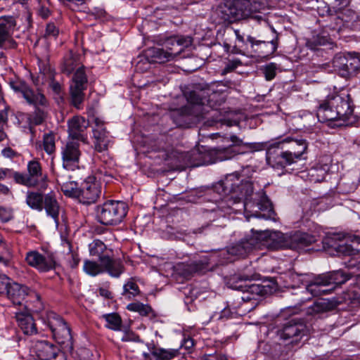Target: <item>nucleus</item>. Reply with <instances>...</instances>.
I'll return each instance as SVG.
<instances>
[{
  "label": "nucleus",
  "instance_id": "1",
  "mask_svg": "<svg viewBox=\"0 0 360 360\" xmlns=\"http://www.w3.org/2000/svg\"><path fill=\"white\" fill-rule=\"evenodd\" d=\"M216 189L218 192L221 190V195L224 196L219 205L223 212H236L237 209L233 206L240 203L243 199V207L248 220L250 217H256L276 221V214L266 193L262 190L255 193L253 198H250L253 195L252 184L249 181L242 182L238 173L227 175L224 180L218 184Z\"/></svg>",
  "mask_w": 360,
  "mask_h": 360
},
{
  "label": "nucleus",
  "instance_id": "2",
  "mask_svg": "<svg viewBox=\"0 0 360 360\" xmlns=\"http://www.w3.org/2000/svg\"><path fill=\"white\" fill-rule=\"evenodd\" d=\"M250 238L242 240L239 243L231 247L229 252L239 257L246 256L252 249L262 245H266L273 249L289 248L292 250L302 249L316 241V237L302 232H295L290 235H285L281 231H254Z\"/></svg>",
  "mask_w": 360,
  "mask_h": 360
},
{
  "label": "nucleus",
  "instance_id": "3",
  "mask_svg": "<svg viewBox=\"0 0 360 360\" xmlns=\"http://www.w3.org/2000/svg\"><path fill=\"white\" fill-rule=\"evenodd\" d=\"M268 7L266 0H233L221 8L220 16L224 22L229 24L249 18L261 22L265 20L263 14Z\"/></svg>",
  "mask_w": 360,
  "mask_h": 360
},
{
  "label": "nucleus",
  "instance_id": "4",
  "mask_svg": "<svg viewBox=\"0 0 360 360\" xmlns=\"http://www.w3.org/2000/svg\"><path fill=\"white\" fill-rule=\"evenodd\" d=\"M307 143L304 139H284L271 145L266 150V161L274 168H285L300 160L307 149Z\"/></svg>",
  "mask_w": 360,
  "mask_h": 360
},
{
  "label": "nucleus",
  "instance_id": "5",
  "mask_svg": "<svg viewBox=\"0 0 360 360\" xmlns=\"http://www.w3.org/2000/svg\"><path fill=\"white\" fill-rule=\"evenodd\" d=\"M353 113L352 99L348 94L329 96L326 101L321 103L316 112L319 122L333 120L346 121Z\"/></svg>",
  "mask_w": 360,
  "mask_h": 360
},
{
  "label": "nucleus",
  "instance_id": "6",
  "mask_svg": "<svg viewBox=\"0 0 360 360\" xmlns=\"http://www.w3.org/2000/svg\"><path fill=\"white\" fill-rule=\"evenodd\" d=\"M257 277V274L252 273L235 274L229 278L227 284L230 288L242 291L241 300L244 302H251L252 306L255 307L262 297L270 295L274 291V288L270 285L246 283Z\"/></svg>",
  "mask_w": 360,
  "mask_h": 360
},
{
  "label": "nucleus",
  "instance_id": "7",
  "mask_svg": "<svg viewBox=\"0 0 360 360\" xmlns=\"http://www.w3.org/2000/svg\"><path fill=\"white\" fill-rule=\"evenodd\" d=\"M349 278L342 271H330L326 274H319L311 280L306 283V291L302 293L309 292L311 296H320L328 294L331 290L323 289L324 287L331 285H340L345 283Z\"/></svg>",
  "mask_w": 360,
  "mask_h": 360
},
{
  "label": "nucleus",
  "instance_id": "8",
  "mask_svg": "<svg viewBox=\"0 0 360 360\" xmlns=\"http://www.w3.org/2000/svg\"><path fill=\"white\" fill-rule=\"evenodd\" d=\"M204 92L191 91L185 94L186 100L193 106H184L181 108L174 110L171 112L170 117L173 120L174 122L181 127L185 122L186 117L188 115L194 113L195 108L200 111L196 114V116H202L207 112L205 109V102L207 101V98L202 95Z\"/></svg>",
  "mask_w": 360,
  "mask_h": 360
},
{
  "label": "nucleus",
  "instance_id": "9",
  "mask_svg": "<svg viewBox=\"0 0 360 360\" xmlns=\"http://www.w3.org/2000/svg\"><path fill=\"white\" fill-rule=\"evenodd\" d=\"M44 50H37L39 72L36 81H34L37 86L47 84L49 88L56 94H60L62 91L60 83L55 79L56 72L48 64L49 60V45L44 41Z\"/></svg>",
  "mask_w": 360,
  "mask_h": 360
},
{
  "label": "nucleus",
  "instance_id": "10",
  "mask_svg": "<svg viewBox=\"0 0 360 360\" xmlns=\"http://www.w3.org/2000/svg\"><path fill=\"white\" fill-rule=\"evenodd\" d=\"M128 207L122 201L110 200L97 206L96 218L98 221L107 226L120 224L127 215Z\"/></svg>",
  "mask_w": 360,
  "mask_h": 360
},
{
  "label": "nucleus",
  "instance_id": "11",
  "mask_svg": "<svg viewBox=\"0 0 360 360\" xmlns=\"http://www.w3.org/2000/svg\"><path fill=\"white\" fill-rule=\"evenodd\" d=\"M27 174L15 173L14 180L17 184L27 187L39 188L45 190L47 188V175L44 174L40 163L37 160H31L27 167Z\"/></svg>",
  "mask_w": 360,
  "mask_h": 360
},
{
  "label": "nucleus",
  "instance_id": "12",
  "mask_svg": "<svg viewBox=\"0 0 360 360\" xmlns=\"http://www.w3.org/2000/svg\"><path fill=\"white\" fill-rule=\"evenodd\" d=\"M309 328L307 325L297 319H291L278 330L277 335L288 345L292 346L300 343L304 337H307Z\"/></svg>",
  "mask_w": 360,
  "mask_h": 360
},
{
  "label": "nucleus",
  "instance_id": "13",
  "mask_svg": "<svg viewBox=\"0 0 360 360\" xmlns=\"http://www.w3.org/2000/svg\"><path fill=\"white\" fill-rule=\"evenodd\" d=\"M88 85V78L84 65L79 67L73 73L70 84V97L71 104L78 110L83 108L84 91Z\"/></svg>",
  "mask_w": 360,
  "mask_h": 360
},
{
  "label": "nucleus",
  "instance_id": "14",
  "mask_svg": "<svg viewBox=\"0 0 360 360\" xmlns=\"http://www.w3.org/2000/svg\"><path fill=\"white\" fill-rule=\"evenodd\" d=\"M100 264L96 262L85 260L83 269L89 275L94 276L106 271L113 277H119L123 271L120 262L111 259L110 257H100Z\"/></svg>",
  "mask_w": 360,
  "mask_h": 360
},
{
  "label": "nucleus",
  "instance_id": "15",
  "mask_svg": "<svg viewBox=\"0 0 360 360\" xmlns=\"http://www.w3.org/2000/svg\"><path fill=\"white\" fill-rule=\"evenodd\" d=\"M333 65L342 77L354 76L360 70V53L337 54L333 60Z\"/></svg>",
  "mask_w": 360,
  "mask_h": 360
},
{
  "label": "nucleus",
  "instance_id": "16",
  "mask_svg": "<svg viewBox=\"0 0 360 360\" xmlns=\"http://www.w3.org/2000/svg\"><path fill=\"white\" fill-rule=\"evenodd\" d=\"M48 326L59 344L67 346L72 345L70 328L62 317L55 313H50L48 316Z\"/></svg>",
  "mask_w": 360,
  "mask_h": 360
},
{
  "label": "nucleus",
  "instance_id": "17",
  "mask_svg": "<svg viewBox=\"0 0 360 360\" xmlns=\"http://www.w3.org/2000/svg\"><path fill=\"white\" fill-rule=\"evenodd\" d=\"M274 37L268 41L257 40L252 36L247 37V41L250 44L255 54L259 58H267L274 53L278 49V35L274 27H271Z\"/></svg>",
  "mask_w": 360,
  "mask_h": 360
},
{
  "label": "nucleus",
  "instance_id": "18",
  "mask_svg": "<svg viewBox=\"0 0 360 360\" xmlns=\"http://www.w3.org/2000/svg\"><path fill=\"white\" fill-rule=\"evenodd\" d=\"M25 261L29 266L41 272H46L53 269L56 264L52 254L44 255L36 250L27 252Z\"/></svg>",
  "mask_w": 360,
  "mask_h": 360
},
{
  "label": "nucleus",
  "instance_id": "19",
  "mask_svg": "<svg viewBox=\"0 0 360 360\" xmlns=\"http://www.w3.org/2000/svg\"><path fill=\"white\" fill-rule=\"evenodd\" d=\"M80 155L79 144L74 141H68L66 144L61 148L63 169L66 170H75L76 168H78Z\"/></svg>",
  "mask_w": 360,
  "mask_h": 360
},
{
  "label": "nucleus",
  "instance_id": "20",
  "mask_svg": "<svg viewBox=\"0 0 360 360\" xmlns=\"http://www.w3.org/2000/svg\"><path fill=\"white\" fill-rule=\"evenodd\" d=\"M16 25L15 20L13 16L0 17V48L14 49L16 42L11 36Z\"/></svg>",
  "mask_w": 360,
  "mask_h": 360
},
{
  "label": "nucleus",
  "instance_id": "21",
  "mask_svg": "<svg viewBox=\"0 0 360 360\" xmlns=\"http://www.w3.org/2000/svg\"><path fill=\"white\" fill-rule=\"evenodd\" d=\"M30 352L39 360H56L59 355H62L57 346L46 340H37L33 342Z\"/></svg>",
  "mask_w": 360,
  "mask_h": 360
},
{
  "label": "nucleus",
  "instance_id": "22",
  "mask_svg": "<svg viewBox=\"0 0 360 360\" xmlns=\"http://www.w3.org/2000/svg\"><path fill=\"white\" fill-rule=\"evenodd\" d=\"M192 43L193 39L190 36H174L167 39L162 43V46L172 60L179 56L184 49L190 46Z\"/></svg>",
  "mask_w": 360,
  "mask_h": 360
},
{
  "label": "nucleus",
  "instance_id": "23",
  "mask_svg": "<svg viewBox=\"0 0 360 360\" xmlns=\"http://www.w3.org/2000/svg\"><path fill=\"white\" fill-rule=\"evenodd\" d=\"M101 193L100 184L94 177H89L81 185L79 202L83 204L94 203Z\"/></svg>",
  "mask_w": 360,
  "mask_h": 360
},
{
  "label": "nucleus",
  "instance_id": "24",
  "mask_svg": "<svg viewBox=\"0 0 360 360\" xmlns=\"http://www.w3.org/2000/svg\"><path fill=\"white\" fill-rule=\"evenodd\" d=\"M95 124L96 127L93 129L94 148L97 152L101 153L108 150L111 140L102 120L96 118Z\"/></svg>",
  "mask_w": 360,
  "mask_h": 360
},
{
  "label": "nucleus",
  "instance_id": "25",
  "mask_svg": "<svg viewBox=\"0 0 360 360\" xmlns=\"http://www.w3.org/2000/svg\"><path fill=\"white\" fill-rule=\"evenodd\" d=\"M89 126L88 122L81 116H75L68 122V134L73 140L86 141L87 137L84 134Z\"/></svg>",
  "mask_w": 360,
  "mask_h": 360
},
{
  "label": "nucleus",
  "instance_id": "26",
  "mask_svg": "<svg viewBox=\"0 0 360 360\" xmlns=\"http://www.w3.org/2000/svg\"><path fill=\"white\" fill-rule=\"evenodd\" d=\"M229 140L232 143L227 147H217L213 149L216 160L224 161L231 159L237 154L240 153L239 150H236V147L246 145L243 143V140L239 139L236 135H232L229 137Z\"/></svg>",
  "mask_w": 360,
  "mask_h": 360
},
{
  "label": "nucleus",
  "instance_id": "27",
  "mask_svg": "<svg viewBox=\"0 0 360 360\" xmlns=\"http://www.w3.org/2000/svg\"><path fill=\"white\" fill-rule=\"evenodd\" d=\"M29 293V288L22 284L11 282L5 294L15 305H21Z\"/></svg>",
  "mask_w": 360,
  "mask_h": 360
},
{
  "label": "nucleus",
  "instance_id": "28",
  "mask_svg": "<svg viewBox=\"0 0 360 360\" xmlns=\"http://www.w3.org/2000/svg\"><path fill=\"white\" fill-rule=\"evenodd\" d=\"M206 268V264L201 261L182 262L176 266V272L184 278H189L195 273H199Z\"/></svg>",
  "mask_w": 360,
  "mask_h": 360
},
{
  "label": "nucleus",
  "instance_id": "29",
  "mask_svg": "<svg viewBox=\"0 0 360 360\" xmlns=\"http://www.w3.org/2000/svg\"><path fill=\"white\" fill-rule=\"evenodd\" d=\"M15 318L18 326L25 335H34L37 333L33 317L28 313L16 312Z\"/></svg>",
  "mask_w": 360,
  "mask_h": 360
},
{
  "label": "nucleus",
  "instance_id": "30",
  "mask_svg": "<svg viewBox=\"0 0 360 360\" xmlns=\"http://www.w3.org/2000/svg\"><path fill=\"white\" fill-rule=\"evenodd\" d=\"M56 181L60 186L61 191L68 197L75 198L79 200L81 193V187L77 188V184L75 181H67L63 175L57 174Z\"/></svg>",
  "mask_w": 360,
  "mask_h": 360
},
{
  "label": "nucleus",
  "instance_id": "31",
  "mask_svg": "<svg viewBox=\"0 0 360 360\" xmlns=\"http://www.w3.org/2000/svg\"><path fill=\"white\" fill-rule=\"evenodd\" d=\"M44 209L46 214L51 217L56 224H58L59 205L53 192L44 195L43 202Z\"/></svg>",
  "mask_w": 360,
  "mask_h": 360
},
{
  "label": "nucleus",
  "instance_id": "32",
  "mask_svg": "<svg viewBox=\"0 0 360 360\" xmlns=\"http://www.w3.org/2000/svg\"><path fill=\"white\" fill-rule=\"evenodd\" d=\"M22 97L29 104L33 105L34 107H44L49 105V102L46 96L39 89L34 91L27 86V89L24 91V95Z\"/></svg>",
  "mask_w": 360,
  "mask_h": 360
},
{
  "label": "nucleus",
  "instance_id": "33",
  "mask_svg": "<svg viewBox=\"0 0 360 360\" xmlns=\"http://www.w3.org/2000/svg\"><path fill=\"white\" fill-rule=\"evenodd\" d=\"M145 56L150 63H163L172 60L163 46L162 48L151 47L148 49L145 52Z\"/></svg>",
  "mask_w": 360,
  "mask_h": 360
},
{
  "label": "nucleus",
  "instance_id": "34",
  "mask_svg": "<svg viewBox=\"0 0 360 360\" xmlns=\"http://www.w3.org/2000/svg\"><path fill=\"white\" fill-rule=\"evenodd\" d=\"M47 108L48 106L35 107L33 112L27 114V118L30 131H32L33 127L41 124L46 120L48 115Z\"/></svg>",
  "mask_w": 360,
  "mask_h": 360
},
{
  "label": "nucleus",
  "instance_id": "35",
  "mask_svg": "<svg viewBox=\"0 0 360 360\" xmlns=\"http://www.w3.org/2000/svg\"><path fill=\"white\" fill-rule=\"evenodd\" d=\"M200 155V153L197 150L182 153L179 155V158L180 160L179 166L182 169L198 167L202 165V163L196 162Z\"/></svg>",
  "mask_w": 360,
  "mask_h": 360
},
{
  "label": "nucleus",
  "instance_id": "36",
  "mask_svg": "<svg viewBox=\"0 0 360 360\" xmlns=\"http://www.w3.org/2000/svg\"><path fill=\"white\" fill-rule=\"evenodd\" d=\"M44 195L41 192L28 191L26 195V204L32 210L41 212L44 209Z\"/></svg>",
  "mask_w": 360,
  "mask_h": 360
},
{
  "label": "nucleus",
  "instance_id": "37",
  "mask_svg": "<svg viewBox=\"0 0 360 360\" xmlns=\"http://www.w3.org/2000/svg\"><path fill=\"white\" fill-rule=\"evenodd\" d=\"M79 60L77 55L72 51H70L65 57L62 65L61 70L63 72L70 75L79 66Z\"/></svg>",
  "mask_w": 360,
  "mask_h": 360
},
{
  "label": "nucleus",
  "instance_id": "38",
  "mask_svg": "<svg viewBox=\"0 0 360 360\" xmlns=\"http://www.w3.org/2000/svg\"><path fill=\"white\" fill-rule=\"evenodd\" d=\"M147 347L155 360H171L176 354L175 350L158 348L153 344H147Z\"/></svg>",
  "mask_w": 360,
  "mask_h": 360
},
{
  "label": "nucleus",
  "instance_id": "39",
  "mask_svg": "<svg viewBox=\"0 0 360 360\" xmlns=\"http://www.w3.org/2000/svg\"><path fill=\"white\" fill-rule=\"evenodd\" d=\"M338 252L346 255H355L360 252V237H354L350 244L341 243L336 248Z\"/></svg>",
  "mask_w": 360,
  "mask_h": 360
},
{
  "label": "nucleus",
  "instance_id": "40",
  "mask_svg": "<svg viewBox=\"0 0 360 360\" xmlns=\"http://www.w3.org/2000/svg\"><path fill=\"white\" fill-rule=\"evenodd\" d=\"M329 309V304L325 300H318L313 305L307 309L306 314L310 316H315L327 311Z\"/></svg>",
  "mask_w": 360,
  "mask_h": 360
},
{
  "label": "nucleus",
  "instance_id": "41",
  "mask_svg": "<svg viewBox=\"0 0 360 360\" xmlns=\"http://www.w3.org/2000/svg\"><path fill=\"white\" fill-rule=\"evenodd\" d=\"M103 318L107 322V328L113 330H121L122 319L117 314H105Z\"/></svg>",
  "mask_w": 360,
  "mask_h": 360
},
{
  "label": "nucleus",
  "instance_id": "42",
  "mask_svg": "<svg viewBox=\"0 0 360 360\" xmlns=\"http://www.w3.org/2000/svg\"><path fill=\"white\" fill-rule=\"evenodd\" d=\"M43 148L46 153L51 155L56 150V137L53 132L46 133L43 136Z\"/></svg>",
  "mask_w": 360,
  "mask_h": 360
},
{
  "label": "nucleus",
  "instance_id": "43",
  "mask_svg": "<svg viewBox=\"0 0 360 360\" xmlns=\"http://www.w3.org/2000/svg\"><path fill=\"white\" fill-rule=\"evenodd\" d=\"M105 249V245L100 240H94L89 244V252L92 256H97L99 258L100 257H107L106 255H103Z\"/></svg>",
  "mask_w": 360,
  "mask_h": 360
},
{
  "label": "nucleus",
  "instance_id": "44",
  "mask_svg": "<svg viewBox=\"0 0 360 360\" xmlns=\"http://www.w3.org/2000/svg\"><path fill=\"white\" fill-rule=\"evenodd\" d=\"M127 309L131 311L138 312L141 316H147L152 311V309L149 305L140 302L129 304L127 307Z\"/></svg>",
  "mask_w": 360,
  "mask_h": 360
},
{
  "label": "nucleus",
  "instance_id": "45",
  "mask_svg": "<svg viewBox=\"0 0 360 360\" xmlns=\"http://www.w3.org/2000/svg\"><path fill=\"white\" fill-rule=\"evenodd\" d=\"M123 295L127 296L129 299L139 294V288L138 285L134 281H129L124 285Z\"/></svg>",
  "mask_w": 360,
  "mask_h": 360
},
{
  "label": "nucleus",
  "instance_id": "46",
  "mask_svg": "<svg viewBox=\"0 0 360 360\" xmlns=\"http://www.w3.org/2000/svg\"><path fill=\"white\" fill-rule=\"evenodd\" d=\"M329 169L328 165L323 166L317 165L310 170L312 176H317L316 181H320L325 178V176Z\"/></svg>",
  "mask_w": 360,
  "mask_h": 360
},
{
  "label": "nucleus",
  "instance_id": "47",
  "mask_svg": "<svg viewBox=\"0 0 360 360\" xmlns=\"http://www.w3.org/2000/svg\"><path fill=\"white\" fill-rule=\"evenodd\" d=\"M304 290L299 291L295 294L294 301L295 302L294 307L297 308V306H301L306 301H308L311 299V295L309 292L302 293Z\"/></svg>",
  "mask_w": 360,
  "mask_h": 360
},
{
  "label": "nucleus",
  "instance_id": "48",
  "mask_svg": "<svg viewBox=\"0 0 360 360\" xmlns=\"http://www.w3.org/2000/svg\"><path fill=\"white\" fill-rule=\"evenodd\" d=\"M335 13L341 12L342 9L349 6V0H328Z\"/></svg>",
  "mask_w": 360,
  "mask_h": 360
},
{
  "label": "nucleus",
  "instance_id": "49",
  "mask_svg": "<svg viewBox=\"0 0 360 360\" xmlns=\"http://www.w3.org/2000/svg\"><path fill=\"white\" fill-rule=\"evenodd\" d=\"M241 64H242V63L239 59H233V60H229V62L226 63L225 68L222 70V75H226V74L234 70L238 66L241 65Z\"/></svg>",
  "mask_w": 360,
  "mask_h": 360
},
{
  "label": "nucleus",
  "instance_id": "50",
  "mask_svg": "<svg viewBox=\"0 0 360 360\" xmlns=\"http://www.w3.org/2000/svg\"><path fill=\"white\" fill-rule=\"evenodd\" d=\"M276 66L274 63H270L265 66L264 74L266 80H271L276 76Z\"/></svg>",
  "mask_w": 360,
  "mask_h": 360
},
{
  "label": "nucleus",
  "instance_id": "51",
  "mask_svg": "<svg viewBox=\"0 0 360 360\" xmlns=\"http://www.w3.org/2000/svg\"><path fill=\"white\" fill-rule=\"evenodd\" d=\"M121 340L122 342H141L139 336L131 330H125Z\"/></svg>",
  "mask_w": 360,
  "mask_h": 360
},
{
  "label": "nucleus",
  "instance_id": "52",
  "mask_svg": "<svg viewBox=\"0 0 360 360\" xmlns=\"http://www.w3.org/2000/svg\"><path fill=\"white\" fill-rule=\"evenodd\" d=\"M58 33L59 30L54 23L50 22L47 24L45 32L46 37L56 38L58 36Z\"/></svg>",
  "mask_w": 360,
  "mask_h": 360
},
{
  "label": "nucleus",
  "instance_id": "53",
  "mask_svg": "<svg viewBox=\"0 0 360 360\" xmlns=\"http://www.w3.org/2000/svg\"><path fill=\"white\" fill-rule=\"evenodd\" d=\"M11 283L6 274H0V294H4Z\"/></svg>",
  "mask_w": 360,
  "mask_h": 360
},
{
  "label": "nucleus",
  "instance_id": "54",
  "mask_svg": "<svg viewBox=\"0 0 360 360\" xmlns=\"http://www.w3.org/2000/svg\"><path fill=\"white\" fill-rule=\"evenodd\" d=\"M2 155L6 158L13 159L19 156V154L10 147L4 148L1 150Z\"/></svg>",
  "mask_w": 360,
  "mask_h": 360
},
{
  "label": "nucleus",
  "instance_id": "55",
  "mask_svg": "<svg viewBox=\"0 0 360 360\" xmlns=\"http://www.w3.org/2000/svg\"><path fill=\"white\" fill-rule=\"evenodd\" d=\"M11 217V212L5 207L0 206V221L7 222Z\"/></svg>",
  "mask_w": 360,
  "mask_h": 360
},
{
  "label": "nucleus",
  "instance_id": "56",
  "mask_svg": "<svg viewBox=\"0 0 360 360\" xmlns=\"http://www.w3.org/2000/svg\"><path fill=\"white\" fill-rule=\"evenodd\" d=\"M8 106H4V109L0 110V127H1L8 122Z\"/></svg>",
  "mask_w": 360,
  "mask_h": 360
},
{
  "label": "nucleus",
  "instance_id": "57",
  "mask_svg": "<svg viewBox=\"0 0 360 360\" xmlns=\"http://www.w3.org/2000/svg\"><path fill=\"white\" fill-rule=\"evenodd\" d=\"M18 172H15L11 169H0V179H4L6 177H13L14 179L15 174Z\"/></svg>",
  "mask_w": 360,
  "mask_h": 360
},
{
  "label": "nucleus",
  "instance_id": "58",
  "mask_svg": "<svg viewBox=\"0 0 360 360\" xmlns=\"http://www.w3.org/2000/svg\"><path fill=\"white\" fill-rule=\"evenodd\" d=\"M11 86L12 89L16 92H20L22 95H24V91L27 89V86L25 83L14 84L11 83Z\"/></svg>",
  "mask_w": 360,
  "mask_h": 360
},
{
  "label": "nucleus",
  "instance_id": "59",
  "mask_svg": "<svg viewBox=\"0 0 360 360\" xmlns=\"http://www.w3.org/2000/svg\"><path fill=\"white\" fill-rule=\"evenodd\" d=\"M193 346L194 341L191 338H184L181 343V347L188 350L192 349Z\"/></svg>",
  "mask_w": 360,
  "mask_h": 360
},
{
  "label": "nucleus",
  "instance_id": "60",
  "mask_svg": "<svg viewBox=\"0 0 360 360\" xmlns=\"http://www.w3.org/2000/svg\"><path fill=\"white\" fill-rule=\"evenodd\" d=\"M79 259L78 258V257L77 255H72L71 260L70 261V266L72 268H75L79 264Z\"/></svg>",
  "mask_w": 360,
  "mask_h": 360
},
{
  "label": "nucleus",
  "instance_id": "61",
  "mask_svg": "<svg viewBox=\"0 0 360 360\" xmlns=\"http://www.w3.org/2000/svg\"><path fill=\"white\" fill-rule=\"evenodd\" d=\"M99 293L101 296L109 298L110 297L111 293L110 291H108L107 289L105 288H100L99 289Z\"/></svg>",
  "mask_w": 360,
  "mask_h": 360
},
{
  "label": "nucleus",
  "instance_id": "62",
  "mask_svg": "<svg viewBox=\"0 0 360 360\" xmlns=\"http://www.w3.org/2000/svg\"><path fill=\"white\" fill-rule=\"evenodd\" d=\"M0 264H3L4 266H9L11 262L8 259L0 255Z\"/></svg>",
  "mask_w": 360,
  "mask_h": 360
},
{
  "label": "nucleus",
  "instance_id": "63",
  "mask_svg": "<svg viewBox=\"0 0 360 360\" xmlns=\"http://www.w3.org/2000/svg\"><path fill=\"white\" fill-rule=\"evenodd\" d=\"M8 192V188L6 186L0 184V195H6Z\"/></svg>",
  "mask_w": 360,
  "mask_h": 360
},
{
  "label": "nucleus",
  "instance_id": "64",
  "mask_svg": "<svg viewBox=\"0 0 360 360\" xmlns=\"http://www.w3.org/2000/svg\"><path fill=\"white\" fill-rule=\"evenodd\" d=\"M264 144L263 143H254V144H250L249 148H252L255 150H259L263 148Z\"/></svg>",
  "mask_w": 360,
  "mask_h": 360
}]
</instances>
